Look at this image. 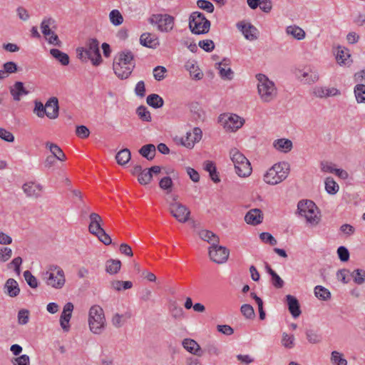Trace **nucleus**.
I'll return each instance as SVG.
<instances>
[{
    "instance_id": "obj_1",
    "label": "nucleus",
    "mask_w": 365,
    "mask_h": 365,
    "mask_svg": "<svg viewBox=\"0 0 365 365\" xmlns=\"http://www.w3.org/2000/svg\"><path fill=\"white\" fill-rule=\"evenodd\" d=\"M135 67L133 53L129 50L120 51L115 57L113 69L115 74L120 79H127Z\"/></svg>"
},
{
    "instance_id": "obj_2",
    "label": "nucleus",
    "mask_w": 365,
    "mask_h": 365,
    "mask_svg": "<svg viewBox=\"0 0 365 365\" xmlns=\"http://www.w3.org/2000/svg\"><path fill=\"white\" fill-rule=\"evenodd\" d=\"M289 172V165L287 162L274 164L264 175V181L269 185H277L284 180Z\"/></svg>"
},
{
    "instance_id": "obj_3",
    "label": "nucleus",
    "mask_w": 365,
    "mask_h": 365,
    "mask_svg": "<svg viewBox=\"0 0 365 365\" xmlns=\"http://www.w3.org/2000/svg\"><path fill=\"white\" fill-rule=\"evenodd\" d=\"M256 78L258 81L257 91L261 100L264 103L274 100L277 94L274 82L262 73L257 74Z\"/></svg>"
},
{
    "instance_id": "obj_4",
    "label": "nucleus",
    "mask_w": 365,
    "mask_h": 365,
    "mask_svg": "<svg viewBox=\"0 0 365 365\" xmlns=\"http://www.w3.org/2000/svg\"><path fill=\"white\" fill-rule=\"evenodd\" d=\"M34 113L39 118L46 115L50 119H56L58 116V100L56 97L50 98L43 105L41 102L36 101Z\"/></svg>"
},
{
    "instance_id": "obj_5",
    "label": "nucleus",
    "mask_w": 365,
    "mask_h": 365,
    "mask_svg": "<svg viewBox=\"0 0 365 365\" xmlns=\"http://www.w3.org/2000/svg\"><path fill=\"white\" fill-rule=\"evenodd\" d=\"M297 211L299 215L304 217L307 222L312 225H317L320 221L319 210L315 203L312 200H300L297 204Z\"/></svg>"
},
{
    "instance_id": "obj_6",
    "label": "nucleus",
    "mask_w": 365,
    "mask_h": 365,
    "mask_svg": "<svg viewBox=\"0 0 365 365\" xmlns=\"http://www.w3.org/2000/svg\"><path fill=\"white\" fill-rule=\"evenodd\" d=\"M210 26V21L201 12L194 11L189 16V29L193 34H206Z\"/></svg>"
},
{
    "instance_id": "obj_7",
    "label": "nucleus",
    "mask_w": 365,
    "mask_h": 365,
    "mask_svg": "<svg viewBox=\"0 0 365 365\" xmlns=\"http://www.w3.org/2000/svg\"><path fill=\"white\" fill-rule=\"evenodd\" d=\"M88 324L90 330L100 334L105 329L106 318L103 309L98 305H93L89 310Z\"/></svg>"
},
{
    "instance_id": "obj_8",
    "label": "nucleus",
    "mask_w": 365,
    "mask_h": 365,
    "mask_svg": "<svg viewBox=\"0 0 365 365\" xmlns=\"http://www.w3.org/2000/svg\"><path fill=\"white\" fill-rule=\"evenodd\" d=\"M219 122L227 131L235 132L245 123V120L236 114H221Z\"/></svg>"
},
{
    "instance_id": "obj_9",
    "label": "nucleus",
    "mask_w": 365,
    "mask_h": 365,
    "mask_svg": "<svg viewBox=\"0 0 365 365\" xmlns=\"http://www.w3.org/2000/svg\"><path fill=\"white\" fill-rule=\"evenodd\" d=\"M149 22L157 25L159 31L168 32L173 29L174 17L169 14H153L149 18Z\"/></svg>"
},
{
    "instance_id": "obj_10",
    "label": "nucleus",
    "mask_w": 365,
    "mask_h": 365,
    "mask_svg": "<svg viewBox=\"0 0 365 365\" xmlns=\"http://www.w3.org/2000/svg\"><path fill=\"white\" fill-rule=\"evenodd\" d=\"M168 210L179 222L185 223L190 219V210L180 202H170Z\"/></svg>"
},
{
    "instance_id": "obj_11",
    "label": "nucleus",
    "mask_w": 365,
    "mask_h": 365,
    "mask_svg": "<svg viewBox=\"0 0 365 365\" xmlns=\"http://www.w3.org/2000/svg\"><path fill=\"white\" fill-rule=\"evenodd\" d=\"M43 279L47 285L56 289L62 288L66 282L63 269H58V272L56 273L46 271L43 273Z\"/></svg>"
},
{
    "instance_id": "obj_12",
    "label": "nucleus",
    "mask_w": 365,
    "mask_h": 365,
    "mask_svg": "<svg viewBox=\"0 0 365 365\" xmlns=\"http://www.w3.org/2000/svg\"><path fill=\"white\" fill-rule=\"evenodd\" d=\"M230 255V251L225 247L217 244L216 247H210L209 256L212 261L217 264L225 262Z\"/></svg>"
},
{
    "instance_id": "obj_13",
    "label": "nucleus",
    "mask_w": 365,
    "mask_h": 365,
    "mask_svg": "<svg viewBox=\"0 0 365 365\" xmlns=\"http://www.w3.org/2000/svg\"><path fill=\"white\" fill-rule=\"evenodd\" d=\"M202 137V130L195 127L193 128L192 132H187L185 139H182V144L187 148L194 147L195 143L199 142Z\"/></svg>"
},
{
    "instance_id": "obj_14",
    "label": "nucleus",
    "mask_w": 365,
    "mask_h": 365,
    "mask_svg": "<svg viewBox=\"0 0 365 365\" xmlns=\"http://www.w3.org/2000/svg\"><path fill=\"white\" fill-rule=\"evenodd\" d=\"M73 310V304L71 302L66 303L64 307L61 315L60 317V324L64 331H68L70 329L69 322L72 316Z\"/></svg>"
},
{
    "instance_id": "obj_15",
    "label": "nucleus",
    "mask_w": 365,
    "mask_h": 365,
    "mask_svg": "<svg viewBox=\"0 0 365 365\" xmlns=\"http://www.w3.org/2000/svg\"><path fill=\"white\" fill-rule=\"evenodd\" d=\"M237 26L242 32L246 39L254 41L257 38V29L252 24L240 22Z\"/></svg>"
},
{
    "instance_id": "obj_16",
    "label": "nucleus",
    "mask_w": 365,
    "mask_h": 365,
    "mask_svg": "<svg viewBox=\"0 0 365 365\" xmlns=\"http://www.w3.org/2000/svg\"><path fill=\"white\" fill-rule=\"evenodd\" d=\"M182 345L185 349L192 354L197 356H202L203 354V351L200 346L194 339H185L182 342Z\"/></svg>"
},
{
    "instance_id": "obj_17",
    "label": "nucleus",
    "mask_w": 365,
    "mask_h": 365,
    "mask_svg": "<svg viewBox=\"0 0 365 365\" xmlns=\"http://www.w3.org/2000/svg\"><path fill=\"white\" fill-rule=\"evenodd\" d=\"M140 43L143 46L155 48L160 43L156 35L150 33H143L140 37Z\"/></svg>"
},
{
    "instance_id": "obj_18",
    "label": "nucleus",
    "mask_w": 365,
    "mask_h": 365,
    "mask_svg": "<svg viewBox=\"0 0 365 365\" xmlns=\"http://www.w3.org/2000/svg\"><path fill=\"white\" fill-rule=\"evenodd\" d=\"M22 189L28 197L38 198L40 197L39 192L42 190L40 184L35 185L33 182H26L23 185Z\"/></svg>"
},
{
    "instance_id": "obj_19",
    "label": "nucleus",
    "mask_w": 365,
    "mask_h": 365,
    "mask_svg": "<svg viewBox=\"0 0 365 365\" xmlns=\"http://www.w3.org/2000/svg\"><path fill=\"white\" fill-rule=\"evenodd\" d=\"M286 302L288 309L294 318H297L301 314L300 305L298 299L291 294L286 296Z\"/></svg>"
},
{
    "instance_id": "obj_20",
    "label": "nucleus",
    "mask_w": 365,
    "mask_h": 365,
    "mask_svg": "<svg viewBox=\"0 0 365 365\" xmlns=\"http://www.w3.org/2000/svg\"><path fill=\"white\" fill-rule=\"evenodd\" d=\"M263 216L259 209L250 210L245 216V220L247 224L257 225L262 222Z\"/></svg>"
},
{
    "instance_id": "obj_21",
    "label": "nucleus",
    "mask_w": 365,
    "mask_h": 365,
    "mask_svg": "<svg viewBox=\"0 0 365 365\" xmlns=\"http://www.w3.org/2000/svg\"><path fill=\"white\" fill-rule=\"evenodd\" d=\"M90 224L88 225V231L92 234H96L97 232L103 230L101 224L103 222L102 217L96 212H91L89 215Z\"/></svg>"
},
{
    "instance_id": "obj_22",
    "label": "nucleus",
    "mask_w": 365,
    "mask_h": 365,
    "mask_svg": "<svg viewBox=\"0 0 365 365\" xmlns=\"http://www.w3.org/2000/svg\"><path fill=\"white\" fill-rule=\"evenodd\" d=\"M4 292L11 297H16L19 294L20 289L14 279L9 278L6 280L4 284Z\"/></svg>"
},
{
    "instance_id": "obj_23",
    "label": "nucleus",
    "mask_w": 365,
    "mask_h": 365,
    "mask_svg": "<svg viewBox=\"0 0 365 365\" xmlns=\"http://www.w3.org/2000/svg\"><path fill=\"white\" fill-rule=\"evenodd\" d=\"M10 93L15 101H19L21 97L23 95H27L29 91L26 90L22 82L16 81L13 87L10 88Z\"/></svg>"
},
{
    "instance_id": "obj_24",
    "label": "nucleus",
    "mask_w": 365,
    "mask_h": 365,
    "mask_svg": "<svg viewBox=\"0 0 365 365\" xmlns=\"http://www.w3.org/2000/svg\"><path fill=\"white\" fill-rule=\"evenodd\" d=\"M200 237L211 245L210 247H216L217 244L220 242V238L212 231L202 230L198 233Z\"/></svg>"
},
{
    "instance_id": "obj_25",
    "label": "nucleus",
    "mask_w": 365,
    "mask_h": 365,
    "mask_svg": "<svg viewBox=\"0 0 365 365\" xmlns=\"http://www.w3.org/2000/svg\"><path fill=\"white\" fill-rule=\"evenodd\" d=\"M41 29L45 37H48L56 29V21L52 18L44 19L41 24Z\"/></svg>"
},
{
    "instance_id": "obj_26",
    "label": "nucleus",
    "mask_w": 365,
    "mask_h": 365,
    "mask_svg": "<svg viewBox=\"0 0 365 365\" xmlns=\"http://www.w3.org/2000/svg\"><path fill=\"white\" fill-rule=\"evenodd\" d=\"M190 112L192 113V118L196 122H202L205 118V113L201 106L197 102H193L190 106Z\"/></svg>"
},
{
    "instance_id": "obj_27",
    "label": "nucleus",
    "mask_w": 365,
    "mask_h": 365,
    "mask_svg": "<svg viewBox=\"0 0 365 365\" xmlns=\"http://www.w3.org/2000/svg\"><path fill=\"white\" fill-rule=\"evenodd\" d=\"M45 146L52 153L51 156H54L57 160L61 161L66 160V155L58 145L51 142H46Z\"/></svg>"
},
{
    "instance_id": "obj_28",
    "label": "nucleus",
    "mask_w": 365,
    "mask_h": 365,
    "mask_svg": "<svg viewBox=\"0 0 365 365\" xmlns=\"http://www.w3.org/2000/svg\"><path fill=\"white\" fill-rule=\"evenodd\" d=\"M273 146L279 151L288 153L292 148V142L289 139L280 138L274 141Z\"/></svg>"
},
{
    "instance_id": "obj_29",
    "label": "nucleus",
    "mask_w": 365,
    "mask_h": 365,
    "mask_svg": "<svg viewBox=\"0 0 365 365\" xmlns=\"http://www.w3.org/2000/svg\"><path fill=\"white\" fill-rule=\"evenodd\" d=\"M138 152L148 160H152L155 156L156 148L153 144H146L142 146Z\"/></svg>"
},
{
    "instance_id": "obj_30",
    "label": "nucleus",
    "mask_w": 365,
    "mask_h": 365,
    "mask_svg": "<svg viewBox=\"0 0 365 365\" xmlns=\"http://www.w3.org/2000/svg\"><path fill=\"white\" fill-rule=\"evenodd\" d=\"M235 172L238 176L245 178L252 173V167L250 161L247 160L240 165L235 166Z\"/></svg>"
},
{
    "instance_id": "obj_31",
    "label": "nucleus",
    "mask_w": 365,
    "mask_h": 365,
    "mask_svg": "<svg viewBox=\"0 0 365 365\" xmlns=\"http://www.w3.org/2000/svg\"><path fill=\"white\" fill-rule=\"evenodd\" d=\"M131 317V314L129 312H126L124 314H120L118 313L115 314L111 319V323L115 328L122 327L126 322V320Z\"/></svg>"
},
{
    "instance_id": "obj_32",
    "label": "nucleus",
    "mask_w": 365,
    "mask_h": 365,
    "mask_svg": "<svg viewBox=\"0 0 365 365\" xmlns=\"http://www.w3.org/2000/svg\"><path fill=\"white\" fill-rule=\"evenodd\" d=\"M121 267V262L119 259H110L106 262V272L110 274H117Z\"/></svg>"
},
{
    "instance_id": "obj_33",
    "label": "nucleus",
    "mask_w": 365,
    "mask_h": 365,
    "mask_svg": "<svg viewBox=\"0 0 365 365\" xmlns=\"http://www.w3.org/2000/svg\"><path fill=\"white\" fill-rule=\"evenodd\" d=\"M131 158V153L129 149L123 148L117 153L115 160L118 165H126Z\"/></svg>"
},
{
    "instance_id": "obj_34",
    "label": "nucleus",
    "mask_w": 365,
    "mask_h": 365,
    "mask_svg": "<svg viewBox=\"0 0 365 365\" xmlns=\"http://www.w3.org/2000/svg\"><path fill=\"white\" fill-rule=\"evenodd\" d=\"M51 55L56 58L63 66H67L69 63V56L67 53L57 48H51L50 50Z\"/></svg>"
},
{
    "instance_id": "obj_35",
    "label": "nucleus",
    "mask_w": 365,
    "mask_h": 365,
    "mask_svg": "<svg viewBox=\"0 0 365 365\" xmlns=\"http://www.w3.org/2000/svg\"><path fill=\"white\" fill-rule=\"evenodd\" d=\"M349 50L344 47L339 46L336 55V59L339 64H346V61L350 58Z\"/></svg>"
},
{
    "instance_id": "obj_36",
    "label": "nucleus",
    "mask_w": 365,
    "mask_h": 365,
    "mask_svg": "<svg viewBox=\"0 0 365 365\" xmlns=\"http://www.w3.org/2000/svg\"><path fill=\"white\" fill-rule=\"evenodd\" d=\"M146 102L150 106L154 108H160L163 107L164 104L163 99L159 95L155 93L148 96Z\"/></svg>"
},
{
    "instance_id": "obj_37",
    "label": "nucleus",
    "mask_w": 365,
    "mask_h": 365,
    "mask_svg": "<svg viewBox=\"0 0 365 365\" xmlns=\"http://www.w3.org/2000/svg\"><path fill=\"white\" fill-rule=\"evenodd\" d=\"M287 34L292 35L297 40H302L305 37L304 31L297 26H289L287 27Z\"/></svg>"
},
{
    "instance_id": "obj_38",
    "label": "nucleus",
    "mask_w": 365,
    "mask_h": 365,
    "mask_svg": "<svg viewBox=\"0 0 365 365\" xmlns=\"http://www.w3.org/2000/svg\"><path fill=\"white\" fill-rule=\"evenodd\" d=\"M230 158L235 166L239 165L242 163L243 161H246L247 159L246 157L241 153L237 148L231 149L230 152Z\"/></svg>"
},
{
    "instance_id": "obj_39",
    "label": "nucleus",
    "mask_w": 365,
    "mask_h": 365,
    "mask_svg": "<svg viewBox=\"0 0 365 365\" xmlns=\"http://www.w3.org/2000/svg\"><path fill=\"white\" fill-rule=\"evenodd\" d=\"M185 67L193 79L200 80L202 78L203 73L200 71L198 66H195L193 63L187 62Z\"/></svg>"
},
{
    "instance_id": "obj_40",
    "label": "nucleus",
    "mask_w": 365,
    "mask_h": 365,
    "mask_svg": "<svg viewBox=\"0 0 365 365\" xmlns=\"http://www.w3.org/2000/svg\"><path fill=\"white\" fill-rule=\"evenodd\" d=\"M299 78L305 83H313L319 80V75L316 71L302 72Z\"/></svg>"
},
{
    "instance_id": "obj_41",
    "label": "nucleus",
    "mask_w": 365,
    "mask_h": 365,
    "mask_svg": "<svg viewBox=\"0 0 365 365\" xmlns=\"http://www.w3.org/2000/svg\"><path fill=\"white\" fill-rule=\"evenodd\" d=\"M314 294L318 299L324 301L331 298V292L329 289L321 285H317L314 287Z\"/></svg>"
},
{
    "instance_id": "obj_42",
    "label": "nucleus",
    "mask_w": 365,
    "mask_h": 365,
    "mask_svg": "<svg viewBox=\"0 0 365 365\" xmlns=\"http://www.w3.org/2000/svg\"><path fill=\"white\" fill-rule=\"evenodd\" d=\"M110 287L112 289L119 292L123 289L125 290L132 288L133 283L130 281L113 280L110 282Z\"/></svg>"
},
{
    "instance_id": "obj_43",
    "label": "nucleus",
    "mask_w": 365,
    "mask_h": 365,
    "mask_svg": "<svg viewBox=\"0 0 365 365\" xmlns=\"http://www.w3.org/2000/svg\"><path fill=\"white\" fill-rule=\"evenodd\" d=\"M305 334L308 341L311 344H319L322 341V336L317 330L307 329Z\"/></svg>"
},
{
    "instance_id": "obj_44",
    "label": "nucleus",
    "mask_w": 365,
    "mask_h": 365,
    "mask_svg": "<svg viewBox=\"0 0 365 365\" xmlns=\"http://www.w3.org/2000/svg\"><path fill=\"white\" fill-rule=\"evenodd\" d=\"M351 276L353 278L354 282L356 284H363L365 283V270L362 269H354L351 273Z\"/></svg>"
},
{
    "instance_id": "obj_45",
    "label": "nucleus",
    "mask_w": 365,
    "mask_h": 365,
    "mask_svg": "<svg viewBox=\"0 0 365 365\" xmlns=\"http://www.w3.org/2000/svg\"><path fill=\"white\" fill-rule=\"evenodd\" d=\"M331 362L333 365H347V361L343 354L337 351H333L331 354Z\"/></svg>"
},
{
    "instance_id": "obj_46",
    "label": "nucleus",
    "mask_w": 365,
    "mask_h": 365,
    "mask_svg": "<svg viewBox=\"0 0 365 365\" xmlns=\"http://www.w3.org/2000/svg\"><path fill=\"white\" fill-rule=\"evenodd\" d=\"M325 190L329 194L334 195L339 190V185L332 178L328 177L325 180Z\"/></svg>"
},
{
    "instance_id": "obj_47",
    "label": "nucleus",
    "mask_w": 365,
    "mask_h": 365,
    "mask_svg": "<svg viewBox=\"0 0 365 365\" xmlns=\"http://www.w3.org/2000/svg\"><path fill=\"white\" fill-rule=\"evenodd\" d=\"M354 94L359 103H365V85L357 84L354 88Z\"/></svg>"
},
{
    "instance_id": "obj_48",
    "label": "nucleus",
    "mask_w": 365,
    "mask_h": 365,
    "mask_svg": "<svg viewBox=\"0 0 365 365\" xmlns=\"http://www.w3.org/2000/svg\"><path fill=\"white\" fill-rule=\"evenodd\" d=\"M242 314L247 319H253L255 317V313L252 306L248 304H244L240 307Z\"/></svg>"
},
{
    "instance_id": "obj_49",
    "label": "nucleus",
    "mask_w": 365,
    "mask_h": 365,
    "mask_svg": "<svg viewBox=\"0 0 365 365\" xmlns=\"http://www.w3.org/2000/svg\"><path fill=\"white\" fill-rule=\"evenodd\" d=\"M109 19L110 22L114 26H119L123 21V17L120 11L117 9H113L110 12Z\"/></svg>"
},
{
    "instance_id": "obj_50",
    "label": "nucleus",
    "mask_w": 365,
    "mask_h": 365,
    "mask_svg": "<svg viewBox=\"0 0 365 365\" xmlns=\"http://www.w3.org/2000/svg\"><path fill=\"white\" fill-rule=\"evenodd\" d=\"M215 68L219 71V75L222 79L230 81L233 78L234 72L230 67L224 68L215 66Z\"/></svg>"
},
{
    "instance_id": "obj_51",
    "label": "nucleus",
    "mask_w": 365,
    "mask_h": 365,
    "mask_svg": "<svg viewBox=\"0 0 365 365\" xmlns=\"http://www.w3.org/2000/svg\"><path fill=\"white\" fill-rule=\"evenodd\" d=\"M152 175L150 173L148 168L143 169V170L138 178V182L143 185H146L149 184L152 181Z\"/></svg>"
},
{
    "instance_id": "obj_52",
    "label": "nucleus",
    "mask_w": 365,
    "mask_h": 365,
    "mask_svg": "<svg viewBox=\"0 0 365 365\" xmlns=\"http://www.w3.org/2000/svg\"><path fill=\"white\" fill-rule=\"evenodd\" d=\"M170 312L172 317L175 319H182L184 317L183 309L178 306L176 302L171 304Z\"/></svg>"
},
{
    "instance_id": "obj_53",
    "label": "nucleus",
    "mask_w": 365,
    "mask_h": 365,
    "mask_svg": "<svg viewBox=\"0 0 365 365\" xmlns=\"http://www.w3.org/2000/svg\"><path fill=\"white\" fill-rule=\"evenodd\" d=\"M17 319L19 325L27 324L29 321V311L26 309H20L18 312Z\"/></svg>"
},
{
    "instance_id": "obj_54",
    "label": "nucleus",
    "mask_w": 365,
    "mask_h": 365,
    "mask_svg": "<svg viewBox=\"0 0 365 365\" xmlns=\"http://www.w3.org/2000/svg\"><path fill=\"white\" fill-rule=\"evenodd\" d=\"M139 118L146 122L151 121L150 113L148 110L147 108L144 106H140L136 110Z\"/></svg>"
},
{
    "instance_id": "obj_55",
    "label": "nucleus",
    "mask_w": 365,
    "mask_h": 365,
    "mask_svg": "<svg viewBox=\"0 0 365 365\" xmlns=\"http://www.w3.org/2000/svg\"><path fill=\"white\" fill-rule=\"evenodd\" d=\"M294 335H289L287 333L283 332L282 344L287 349H292L294 346Z\"/></svg>"
},
{
    "instance_id": "obj_56",
    "label": "nucleus",
    "mask_w": 365,
    "mask_h": 365,
    "mask_svg": "<svg viewBox=\"0 0 365 365\" xmlns=\"http://www.w3.org/2000/svg\"><path fill=\"white\" fill-rule=\"evenodd\" d=\"M86 51L91 55L93 52L98 53L99 49V42L96 38H90L87 42Z\"/></svg>"
},
{
    "instance_id": "obj_57",
    "label": "nucleus",
    "mask_w": 365,
    "mask_h": 365,
    "mask_svg": "<svg viewBox=\"0 0 365 365\" xmlns=\"http://www.w3.org/2000/svg\"><path fill=\"white\" fill-rule=\"evenodd\" d=\"M24 277L29 287L31 288H36L38 287L37 279L31 274L30 271H25L24 272Z\"/></svg>"
},
{
    "instance_id": "obj_58",
    "label": "nucleus",
    "mask_w": 365,
    "mask_h": 365,
    "mask_svg": "<svg viewBox=\"0 0 365 365\" xmlns=\"http://www.w3.org/2000/svg\"><path fill=\"white\" fill-rule=\"evenodd\" d=\"M198 46L206 52H211L215 49V43L210 39L200 41Z\"/></svg>"
},
{
    "instance_id": "obj_59",
    "label": "nucleus",
    "mask_w": 365,
    "mask_h": 365,
    "mask_svg": "<svg viewBox=\"0 0 365 365\" xmlns=\"http://www.w3.org/2000/svg\"><path fill=\"white\" fill-rule=\"evenodd\" d=\"M173 181L170 177H164L159 182V186L162 190H167V192L171 191L173 187Z\"/></svg>"
},
{
    "instance_id": "obj_60",
    "label": "nucleus",
    "mask_w": 365,
    "mask_h": 365,
    "mask_svg": "<svg viewBox=\"0 0 365 365\" xmlns=\"http://www.w3.org/2000/svg\"><path fill=\"white\" fill-rule=\"evenodd\" d=\"M93 235L98 237V240L106 245H109L112 243L110 237L106 232L103 229Z\"/></svg>"
},
{
    "instance_id": "obj_61",
    "label": "nucleus",
    "mask_w": 365,
    "mask_h": 365,
    "mask_svg": "<svg viewBox=\"0 0 365 365\" xmlns=\"http://www.w3.org/2000/svg\"><path fill=\"white\" fill-rule=\"evenodd\" d=\"M167 69L164 66H158L153 69V76L155 80L160 81L165 78V73Z\"/></svg>"
},
{
    "instance_id": "obj_62",
    "label": "nucleus",
    "mask_w": 365,
    "mask_h": 365,
    "mask_svg": "<svg viewBox=\"0 0 365 365\" xmlns=\"http://www.w3.org/2000/svg\"><path fill=\"white\" fill-rule=\"evenodd\" d=\"M197 5L201 9L206 11L208 13H212L214 11L213 4L207 0H197Z\"/></svg>"
},
{
    "instance_id": "obj_63",
    "label": "nucleus",
    "mask_w": 365,
    "mask_h": 365,
    "mask_svg": "<svg viewBox=\"0 0 365 365\" xmlns=\"http://www.w3.org/2000/svg\"><path fill=\"white\" fill-rule=\"evenodd\" d=\"M13 365H30V358L26 354H23L11 360Z\"/></svg>"
},
{
    "instance_id": "obj_64",
    "label": "nucleus",
    "mask_w": 365,
    "mask_h": 365,
    "mask_svg": "<svg viewBox=\"0 0 365 365\" xmlns=\"http://www.w3.org/2000/svg\"><path fill=\"white\" fill-rule=\"evenodd\" d=\"M337 255L341 262H347L349 259V252L346 247L340 246L337 249Z\"/></svg>"
}]
</instances>
